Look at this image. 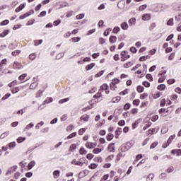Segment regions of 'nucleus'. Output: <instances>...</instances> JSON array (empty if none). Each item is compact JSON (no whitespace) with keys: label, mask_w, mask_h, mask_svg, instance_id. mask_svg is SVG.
I'll use <instances>...</instances> for the list:
<instances>
[{"label":"nucleus","mask_w":181,"mask_h":181,"mask_svg":"<svg viewBox=\"0 0 181 181\" xmlns=\"http://www.w3.org/2000/svg\"><path fill=\"white\" fill-rule=\"evenodd\" d=\"M72 165H77L78 166H84L87 165V161H86V160L83 159V160H80L79 161H77L76 160H73L71 161Z\"/></svg>","instance_id":"f257e3e1"},{"label":"nucleus","mask_w":181,"mask_h":181,"mask_svg":"<svg viewBox=\"0 0 181 181\" xmlns=\"http://www.w3.org/2000/svg\"><path fill=\"white\" fill-rule=\"evenodd\" d=\"M176 138V135L170 136L166 144H163V148H168L172 144V141H173Z\"/></svg>","instance_id":"f03ea898"},{"label":"nucleus","mask_w":181,"mask_h":181,"mask_svg":"<svg viewBox=\"0 0 181 181\" xmlns=\"http://www.w3.org/2000/svg\"><path fill=\"white\" fill-rule=\"evenodd\" d=\"M16 169H18V166L14 165L7 170V173H6V176H8V175H11V173H13V172H16Z\"/></svg>","instance_id":"7ed1b4c3"},{"label":"nucleus","mask_w":181,"mask_h":181,"mask_svg":"<svg viewBox=\"0 0 181 181\" xmlns=\"http://www.w3.org/2000/svg\"><path fill=\"white\" fill-rule=\"evenodd\" d=\"M13 67V69H22V64L19 62H14Z\"/></svg>","instance_id":"20e7f679"},{"label":"nucleus","mask_w":181,"mask_h":181,"mask_svg":"<svg viewBox=\"0 0 181 181\" xmlns=\"http://www.w3.org/2000/svg\"><path fill=\"white\" fill-rule=\"evenodd\" d=\"M117 6L120 9H122V8H124V6H125V1L124 0L119 1L117 4Z\"/></svg>","instance_id":"39448f33"},{"label":"nucleus","mask_w":181,"mask_h":181,"mask_svg":"<svg viewBox=\"0 0 181 181\" xmlns=\"http://www.w3.org/2000/svg\"><path fill=\"white\" fill-rule=\"evenodd\" d=\"M120 26H121L122 29H123V30H128V23H127V22L122 23L120 24Z\"/></svg>","instance_id":"423d86ee"},{"label":"nucleus","mask_w":181,"mask_h":181,"mask_svg":"<svg viewBox=\"0 0 181 181\" xmlns=\"http://www.w3.org/2000/svg\"><path fill=\"white\" fill-rule=\"evenodd\" d=\"M171 153H173V155H177V156H180V155H181V150L180 149L173 150L171 151Z\"/></svg>","instance_id":"0eeeda50"},{"label":"nucleus","mask_w":181,"mask_h":181,"mask_svg":"<svg viewBox=\"0 0 181 181\" xmlns=\"http://www.w3.org/2000/svg\"><path fill=\"white\" fill-rule=\"evenodd\" d=\"M136 22V19L135 18H132L129 20V25L132 26V25H135Z\"/></svg>","instance_id":"6e6552de"},{"label":"nucleus","mask_w":181,"mask_h":181,"mask_svg":"<svg viewBox=\"0 0 181 181\" xmlns=\"http://www.w3.org/2000/svg\"><path fill=\"white\" fill-rule=\"evenodd\" d=\"M37 87V82H33L30 86V90H35Z\"/></svg>","instance_id":"1a4fd4ad"},{"label":"nucleus","mask_w":181,"mask_h":181,"mask_svg":"<svg viewBox=\"0 0 181 181\" xmlns=\"http://www.w3.org/2000/svg\"><path fill=\"white\" fill-rule=\"evenodd\" d=\"M114 145H115V143H112L109 144L107 149L108 151H110V152H112V151H114L115 149Z\"/></svg>","instance_id":"9d476101"},{"label":"nucleus","mask_w":181,"mask_h":181,"mask_svg":"<svg viewBox=\"0 0 181 181\" xmlns=\"http://www.w3.org/2000/svg\"><path fill=\"white\" fill-rule=\"evenodd\" d=\"M142 19L144 21H149V19H151V14H148V13L144 14L142 17Z\"/></svg>","instance_id":"9b49d317"},{"label":"nucleus","mask_w":181,"mask_h":181,"mask_svg":"<svg viewBox=\"0 0 181 181\" xmlns=\"http://www.w3.org/2000/svg\"><path fill=\"white\" fill-rule=\"evenodd\" d=\"M107 88H108V85L105 83L100 86V89L99 90V91L101 93L102 91H104V90H107Z\"/></svg>","instance_id":"f8f14e48"},{"label":"nucleus","mask_w":181,"mask_h":181,"mask_svg":"<svg viewBox=\"0 0 181 181\" xmlns=\"http://www.w3.org/2000/svg\"><path fill=\"white\" fill-rule=\"evenodd\" d=\"M35 160H33L30 163H28V170H30V169H32V168H33V166H35Z\"/></svg>","instance_id":"ddd939ff"},{"label":"nucleus","mask_w":181,"mask_h":181,"mask_svg":"<svg viewBox=\"0 0 181 181\" xmlns=\"http://www.w3.org/2000/svg\"><path fill=\"white\" fill-rule=\"evenodd\" d=\"M81 175H82V177H84V176H87L88 175V171L87 170H86L82 172H80L78 174V176H81Z\"/></svg>","instance_id":"4468645a"},{"label":"nucleus","mask_w":181,"mask_h":181,"mask_svg":"<svg viewBox=\"0 0 181 181\" xmlns=\"http://www.w3.org/2000/svg\"><path fill=\"white\" fill-rule=\"evenodd\" d=\"M109 40H110V43H115V42H117V37L112 35V36H110Z\"/></svg>","instance_id":"2eb2a0df"},{"label":"nucleus","mask_w":181,"mask_h":181,"mask_svg":"<svg viewBox=\"0 0 181 181\" xmlns=\"http://www.w3.org/2000/svg\"><path fill=\"white\" fill-rule=\"evenodd\" d=\"M94 66H95V64L91 63L90 64L86 66V70H87V71L91 70V69H93V67H94Z\"/></svg>","instance_id":"dca6fc26"},{"label":"nucleus","mask_w":181,"mask_h":181,"mask_svg":"<svg viewBox=\"0 0 181 181\" xmlns=\"http://www.w3.org/2000/svg\"><path fill=\"white\" fill-rule=\"evenodd\" d=\"M53 175H54V177L55 179H57V177L60 176V171L59 170H55V171H54Z\"/></svg>","instance_id":"f3484780"},{"label":"nucleus","mask_w":181,"mask_h":181,"mask_svg":"<svg viewBox=\"0 0 181 181\" xmlns=\"http://www.w3.org/2000/svg\"><path fill=\"white\" fill-rule=\"evenodd\" d=\"M25 8V4H23L21 6H19L16 9V12H21V11H22V9H23Z\"/></svg>","instance_id":"a211bd4d"},{"label":"nucleus","mask_w":181,"mask_h":181,"mask_svg":"<svg viewBox=\"0 0 181 181\" xmlns=\"http://www.w3.org/2000/svg\"><path fill=\"white\" fill-rule=\"evenodd\" d=\"M129 149V146H122L121 151L122 152H127Z\"/></svg>","instance_id":"6ab92c4d"},{"label":"nucleus","mask_w":181,"mask_h":181,"mask_svg":"<svg viewBox=\"0 0 181 181\" xmlns=\"http://www.w3.org/2000/svg\"><path fill=\"white\" fill-rule=\"evenodd\" d=\"M94 144L93 143L88 142L86 144V148H88L89 149H93L94 148Z\"/></svg>","instance_id":"aec40b11"},{"label":"nucleus","mask_w":181,"mask_h":181,"mask_svg":"<svg viewBox=\"0 0 181 181\" xmlns=\"http://www.w3.org/2000/svg\"><path fill=\"white\" fill-rule=\"evenodd\" d=\"M155 28H156V23H152L150 24L148 29H149V30H153V29H155Z\"/></svg>","instance_id":"412c9836"},{"label":"nucleus","mask_w":181,"mask_h":181,"mask_svg":"<svg viewBox=\"0 0 181 181\" xmlns=\"http://www.w3.org/2000/svg\"><path fill=\"white\" fill-rule=\"evenodd\" d=\"M23 141H26V137H18L17 139V142L18 144H22V142H23Z\"/></svg>","instance_id":"4be33fe9"},{"label":"nucleus","mask_w":181,"mask_h":181,"mask_svg":"<svg viewBox=\"0 0 181 181\" xmlns=\"http://www.w3.org/2000/svg\"><path fill=\"white\" fill-rule=\"evenodd\" d=\"M9 33V30L4 31L2 33L0 34V37H5Z\"/></svg>","instance_id":"5701e85b"},{"label":"nucleus","mask_w":181,"mask_h":181,"mask_svg":"<svg viewBox=\"0 0 181 181\" xmlns=\"http://www.w3.org/2000/svg\"><path fill=\"white\" fill-rule=\"evenodd\" d=\"M112 139H114V134L109 133L107 136V140L112 141Z\"/></svg>","instance_id":"b1692460"},{"label":"nucleus","mask_w":181,"mask_h":181,"mask_svg":"<svg viewBox=\"0 0 181 181\" xmlns=\"http://www.w3.org/2000/svg\"><path fill=\"white\" fill-rule=\"evenodd\" d=\"M28 16H30V13H26L22 16H20V19H25V18H28Z\"/></svg>","instance_id":"393cba45"},{"label":"nucleus","mask_w":181,"mask_h":181,"mask_svg":"<svg viewBox=\"0 0 181 181\" xmlns=\"http://www.w3.org/2000/svg\"><path fill=\"white\" fill-rule=\"evenodd\" d=\"M146 78H147V80H149V81H153V77H152V75L151 74H146Z\"/></svg>","instance_id":"a878e982"},{"label":"nucleus","mask_w":181,"mask_h":181,"mask_svg":"<svg viewBox=\"0 0 181 181\" xmlns=\"http://www.w3.org/2000/svg\"><path fill=\"white\" fill-rule=\"evenodd\" d=\"M112 103H118V101H121V98L119 96L113 98L112 99Z\"/></svg>","instance_id":"bb28decb"},{"label":"nucleus","mask_w":181,"mask_h":181,"mask_svg":"<svg viewBox=\"0 0 181 181\" xmlns=\"http://www.w3.org/2000/svg\"><path fill=\"white\" fill-rule=\"evenodd\" d=\"M144 90H145V88H144V86H137L138 93H143Z\"/></svg>","instance_id":"cd10ccee"},{"label":"nucleus","mask_w":181,"mask_h":181,"mask_svg":"<svg viewBox=\"0 0 181 181\" xmlns=\"http://www.w3.org/2000/svg\"><path fill=\"white\" fill-rule=\"evenodd\" d=\"M166 88V86L165 84H160L158 86V90L162 91V90H165Z\"/></svg>","instance_id":"c85d7f7f"},{"label":"nucleus","mask_w":181,"mask_h":181,"mask_svg":"<svg viewBox=\"0 0 181 181\" xmlns=\"http://www.w3.org/2000/svg\"><path fill=\"white\" fill-rule=\"evenodd\" d=\"M34 43L35 46H39V45H42V43H43V40H35Z\"/></svg>","instance_id":"c756f323"},{"label":"nucleus","mask_w":181,"mask_h":181,"mask_svg":"<svg viewBox=\"0 0 181 181\" xmlns=\"http://www.w3.org/2000/svg\"><path fill=\"white\" fill-rule=\"evenodd\" d=\"M79 153H81V155H86V153H87V151H86V149H84L83 147L80 148L79 150Z\"/></svg>","instance_id":"7c9ffc66"},{"label":"nucleus","mask_w":181,"mask_h":181,"mask_svg":"<svg viewBox=\"0 0 181 181\" xmlns=\"http://www.w3.org/2000/svg\"><path fill=\"white\" fill-rule=\"evenodd\" d=\"M11 93L13 94H16V93H19V87H16L11 90Z\"/></svg>","instance_id":"2f4dec72"},{"label":"nucleus","mask_w":181,"mask_h":181,"mask_svg":"<svg viewBox=\"0 0 181 181\" xmlns=\"http://www.w3.org/2000/svg\"><path fill=\"white\" fill-rule=\"evenodd\" d=\"M45 124V122H40V123H37L35 126V129H39L40 128V126H43Z\"/></svg>","instance_id":"473e14b6"},{"label":"nucleus","mask_w":181,"mask_h":181,"mask_svg":"<svg viewBox=\"0 0 181 181\" xmlns=\"http://www.w3.org/2000/svg\"><path fill=\"white\" fill-rule=\"evenodd\" d=\"M129 108H131V104L129 103H126L124 105V110L125 111L129 110Z\"/></svg>","instance_id":"72a5a7b5"},{"label":"nucleus","mask_w":181,"mask_h":181,"mask_svg":"<svg viewBox=\"0 0 181 181\" xmlns=\"http://www.w3.org/2000/svg\"><path fill=\"white\" fill-rule=\"evenodd\" d=\"M168 26H173V18H170L167 22Z\"/></svg>","instance_id":"f704fd0d"},{"label":"nucleus","mask_w":181,"mask_h":181,"mask_svg":"<svg viewBox=\"0 0 181 181\" xmlns=\"http://www.w3.org/2000/svg\"><path fill=\"white\" fill-rule=\"evenodd\" d=\"M69 98H66L60 100L59 101V104H64V103H67V101H69Z\"/></svg>","instance_id":"c9c22d12"},{"label":"nucleus","mask_w":181,"mask_h":181,"mask_svg":"<svg viewBox=\"0 0 181 181\" xmlns=\"http://www.w3.org/2000/svg\"><path fill=\"white\" fill-rule=\"evenodd\" d=\"M145 60H148V56H142L139 58V62H145Z\"/></svg>","instance_id":"e433bc0d"},{"label":"nucleus","mask_w":181,"mask_h":181,"mask_svg":"<svg viewBox=\"0 0 181 181\" xmlns=\"http://www.w3.org/2000/svg\"><path fill=\"white\" fill-rule=\"evenodd\" d=\"M97 166H98V165L95 164V163H91L89 165L90 169H96Z\"/></svg>","instance_id":"4c0bfd02"},{"label":"nucleus","mask_w":181,"mask_h":181,"mask_svg":"<svg viewBox=\"0 0 181 181\" xmlns=\"http://www.w3.org/2000/svg\"><path fill=\"white\" fill-rule=\"evenodd\" d=\"M9 148H15L16 146V142L13 141L10 144H8Z\"/></svg>","instance_id":"58836bf2"},{"label":"nucleus","mask_w":181,"mask_h":181,"mask_svg":"<svg viewBox=\"0 0 181 181\" xmlns=\"http://www.w3.org/2000/svg\"><path fill=\"white\" fill-rule=\"evenodd\" d=\"M21 53V50H16L11 52L12 56H18Z\"/></svg>","instance_id":"ea45409f"},{"label":"nucleus","mask_w":181,"mask_h":181,"mask_svg":"<svg viewBox=\"0 0 181 181\" xmlns=\"http://www.w3.org/2000/svg\"><path fill=\"white\" fill-rule=\"evenodd\" d=\"M143 86H144V87L148 88L151 87V83L148 81H144Z\"/></svg>","instance_id":"a19ab883"},{"label":"nucleus","mask_w":181,"mask_h":181,"mask_svg":"<svg viewBox=\"0 0 181 181\" xmlns=\"http://www.w3.org/2000/svg\"><path fill=\"white\" fill-rule=\"evenodd\" d=\"M152 125V123H147L145 124V126L143 127L144 131H146L147 128H149Z\"/></svg>","instance_id":"79ce46f5"},{"label":"nucleus","mask_w":181,"mask_h":181,"mask_svg":"<svg viewBox=\"0 0 181 181\" xmlns=\"http://www.w3.org/2000/svg\"><path fill=\"white\" fill-rule=\"evenodd\" d=\"M76 134H77V133L74 132V133L69 134V135L67 136V139H71V138H74V136H76Z\"/></svg>","instance_id":"37998d69"},{"label":"nucleus","mask_w":181,"mask_h":181,"mask_svg":"<svg viewBox=\"0 0 181 181\" xmlns=\"http://www.w3.org/2000/svg\"><path fill=\"white\" fill-rule=\"evenodd\" d=\"M33 127L34 124L33 123H30L25 127V129H30V128H33Z\"/></svg>","instance_id":"c03bdc74"},{"label":"nucleus","mask_w":181,"mask_h":181,"mask_svg":"<svg viewBox=\"0 0 181 181\" xmlns=\"http://www.w3.org/2000/svg\"><path fill=\"white\" fill-rule=\"evenodd\" d=\"M148 97V93H143L140 95L141 100H145Z\"/></svg>","instance_id":"a18cd8bd"},{"label":"nucleus","mask_w":181,"mask_h":181,"mask_svg":"<svg viewBox=\"0 0 181 181\" xmlns=\"http://www.w3.org/2000/svg\"><path fill=\"white\" fill-rule=\"evenodd\" d=\"M126 94H128V89H125L119 93V95H126Z\"/></svg>","instance_id":"49530a36"},{"label":"nucleus","mask_w":181,"mask_h":181,"mask_svg":"<svg viewBox=\"0 0 181 181\" xmlns=\"http://www.w3.org/2000/svg\"><path fill=\"white\" fill-rule=\"evenodd\" d=\"M26 76H28L27 74H23L22 75H21V76L18 77V80H24V79H25V77H26Z\"/></svg>","instance_id":"de8ad7c7"},{"label":"nucleus","mask_w":181,"mask_h":181,"mask_svg":"<svg viewBox=\"0 0 181 181\" xmlns=\"http://www.w3.org/2000/svg\"><path fill=\"white\" fill-rule=\"evenodd\" d=\"M119 30H121L119 27H115L112 32H113V33H117V32H119Z\"/></svg>","instance_id":"09e8293b"},{"label":"nucleus","mask_w":181,"mask_h":181,"mask_svg":"<svg viewBox=\"0 0 181 181\" xmlns=\"http://www.w3.org/2000/svg\"><path fill=\"white\" fill-rule=\"evenodd\" d=\"M131 66H132V64H131V62H127L124 64V69H128V67H131Z\"/></svg>","instance_id":"8fccbe9b"},{"label":"nucleus","mask_w":181,"mask_h":181,"mask_svg":"<svg viewBox=\"0 0 181 181\" xmlns=\"http://www.w3.org/2000/svg\"><path fill=\"white\" fill-rule=\"evenodd\" d=\"M9 23V20H4L1 23V26H5V25H8Z\"/></svg>","instance_id":"3c124183"},{"label":"nucleus","mask_w":181,"mask_h":181,"mask_svg":"<svg viewBox=\"0 0 181 181\" xmlns=\"http://www.w3.org/2000/svg\"><path fill=\"white\" fill-rule=\"evenodd\" d=\"M72 40H74V42H80V40H81V38L79 37H75L72 38Z\"/></svg>","instance_id":"603ef678"},{"label":"nucleus","mask_w":181,"mask_h":181,"mask_svg":"<svg viewBox=\"0 0 181 181\" xmlns=\"http://www.w3.org/2000/svg\"><path fill=\"white\" fill-rule=\"evenodd\" d=\"M118 125H119V127H124V125H125V120H120L118 122Z\"/></svg>","instance_id":"864d4df0"},{"label":"nucleus","mask_w":181,"mask_h":181,"mask_svg":"<svg viewBox=\"0 0 181 181\" xmlns=\"http://www.w3.org/2000/svg\"><path fill=\"white\" fill-rule=\"evenodd\" d=\"M11 96V93H6L2 98L1 100H8L9 97Z\"/></svg>","instance_id":"5fc2aeb1"},{"label":"nucleus","mask_w":181,"mask_h":181,"mask_svg":"<svg viewBox=\"0 0 181 181\" xmlns=\"http://www.w3.org/2000/svg\"><path fill=\"white\" fill-rule=\"evenodd\" d=\"M148 6H146V4H144V5H141L140 7H139V11H144V9H146Z\"/></svg>","instance_id":"6e6d98bb"},{"label":"nucleus","mask_w":181,"mask_h":181,"mask_svg":"<svg viewBox=\"0 0 181 181\" xmlns=\"http://www.w3.org/2000/svg\"><path fill=\"white\" fill-rule=\"evenodd\" d=\"M104 74V71H100L99 73L95 74V77H101Z\"/></svg>","instance_id":"4d7b16f0"},{"label":"nucleus","mask_w":181,"mask_h":181,"mask_svg":"<svg viewBox=\"0 0 181 181\" xmlns=\"http://www.w3.org/2000/svg\"><path fill=\"white\" fill-rule=\"evenodd\" d=\"M101 97V92L99 91L97 94L94 95L93 98H100Z\"/></svg>","instance_id":"13d9d810"},{"label":"nucleus","mask_w":181,"mask_h":181,"mask_svg":"<svg viewBox=\"0 0 181 181\" xmlns=\"http://www.w3.org/2000/svg\"><path fill=\"white\" fill-rule=\"evenodd\" d=\"M4 64H6V59H3L0 63V67H3Z\"/></svg>","instance_id":"bf43d9fd"},{"label":"nucleus","mask_w":181,"mask_h":181,"mask_svg":"<svg viewBox=\"0 0 181 181\" xmlns=\"http://www.w3.org/2000/svg\"><path fill=\"white\" fill-rule=\"evenodd\" d=\"M160 179H163V180L166 179V173H161V175H160Z\"/></svg>","instance_id":"052dcab7"},{"label":"nucleus","mask_w":181,"mask_h":181,"mask_svg":"<svg viewBox=\"0 0 181 181\" xmlns=\"http://www.w3.org/2000/svg\"><path fill=\"white\" fill-rule=\"evenodd\" d=\"M93 153H100V152H101V149L100 148H95L93 151Z\"/></svg>","instance_id":"680f3d73"},{"label":"nucleus","mask_w":181,"mask_h":181,"mask_svg":"<svg viewBox=\"0 0 181 181\" xmlns=\"http://www.w3.org/2000/svg\"><path fill=\"white\" fill-rule=\"evenodd\" d=\"M85 131H86V129H84V128L80 129L78 131L79 135H83V134L85 132Z\"/></svg>","instance_id":"e2e57ef3"},{"label":"nucleus","mask_w":181,"mask_h":181,"mask_svg":"<svg viewBox=\"0 0 181 181\" xmlns=\"http://www.w3.org/2000/svg\"><path fill=\"white\" fill-rule=\"evenodd\" d=\"M175 80L172 78V79H169L168 80L167 83L168 84H173V83H175Z\"/></svg>","instance_id":"0e129e2a"},{"label":"nucleus","mask_w":181,"mask_h":181,"mask_svg":"<svg viewBox=\"0 0 181 181\" xmlns=\"http://www.w3.org/2000/svg\"><path fill=\"white\" fill-rule=\"evenodd\" d=\"M165 81V76H162L161 78H158V83H163Z\"/></svg>","instance_id":"69168bd1"},{"label":"nucleus","mask_w":181,"mask_h":181,"mask_svg":"<svg viewBox=\"0 0 181 181\" xmlns=\"http://www.w3.org/2000/svg\"><path fill=\"white\" fill-rule=\"evenodd\" d=\"M25 176L27 177H32V176H33V173H32V172H28L25 174Z\"/></svg>","instance_id":"338daca9"},{"label":"nucleus","mask_w":181,"mask_h":181,"mask_svg":"<svg viewBox=\"0 0 181 181\" xmlns=\"http://www.w3.org/2000/svg\"><path fill=\"white\" fill-rule=\"evenodd\" d=\"M130 52H132V53H135L136 52H137L136 48H135V47H132L130 48Z\"/></svg>","instance_id":"774afa93"}]
</instances>
